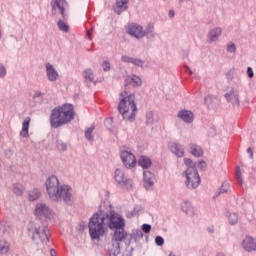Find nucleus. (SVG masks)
<instances>
[{
  "instance_id": "39",
  "label": "nucleus",
  "mask_w": 256,
  "mask_h": 256,
  "mask_svg": "<svg viewBox=\"0 0 256 256\" xmlns=\"http://www.w3.org/2000/svg\"><path fill=\"white\" fill-rule=\"evenodd\" d=\"M146 123L148 125H153V112H147V114H146Z\"/></svg>"
},
{
  "instance_id": "30",
  "label": "nucleus",
  "mask_w": 256,
  "mask_h": 256,
  "mask_svg": "<svg viewBox=\"0 0 256 256\" xmlns=\"http://www.w3.org/2000/svg\"><path fill=\"white\" fill-rule=\"evenodd\" d=\"M12 191L14 195L21 196L23 195V192L25 191V186L23 184L16 183L12 187Z\"/></svg>"
},
{
  "instance_id": "45",
  "label": "nucleus",
  "mask_w": 256,
  "mask_h": 256,
  "mask_svg": "<svg viewBox=\"0 0 256 256\" xmlns=\"http://www.w3.org/2000/svg\"><path fill=\"white\" fill-rule=\"evenodd\" d=\"M142 231H143L144 233H151V225H149V224H143V225H142Z\"/></svg>"
},
{
  "instance_id": "26",
  "label": "nucleus",
  "mask_w": 256,
  "mask_h": 256,
  "mask_svg": "<svg viewBox=\"0 0 256 256\" xmlns=\"http://www.w3.org/2000/svg\"><path fill=\"white\" fill-rule=\"evenodd\" d=\"M11 249V244L6 240H0V255H7Z\"/></svg>"
},
{
  "instance_id": "2",
  "label": "nucleus",
  "mask_w": 256,
  "mask_h": 256,
  "mask_svg": "<svg viewBox=\"0 0 256 256\" xmlns=\"http://www.w3.org/2000/svg\"><path fill=\"white\" fill-rule=\"evenodd\" d=\"M46 193L51 201H64L71 203L73 201V188L68 184H61L57 176H49L45 181Z\"/></svg>"
},
{
  "instance_id": "19",
  "label": "nucleus",
  "mask_w": 256,
  "mask_h": 256,
  "mask_svg": "<svg viewBox=\"0 0 256 256\" xmlns=\"http://www.w3.org/2000/svg\"><path fill=\"white\" fill-rule=\"evenodd\" d=\"M31 124V117H26L22 123V129L20 131V137L27 139L29 137V125Z\"/></svg>"
},
{
  "instance_id": "42",
  "label": "nucleus",
  "mask_w": 256,
  "mask_h": 256,
  "mask_svg": "<svg viewBox=\"0 0 256 256\" xmlns=\"http://www.w3.org/2000/svg\"><path fill=\"white\" fill-rule=\"evenodd\" d=\"M155 243H156V245H158L159 247H163V245L165 244V240L163 239V237L157 236V237L155 238Z\"/></svg>"
},
{
  "instance_id": "6",
  "label": "nucleus",
  "mask_w": 256,
  "mask_h": 256,
  "mask_svg": "<svg viewBox=\"0 0 256 256\" xmlns=\"http://www.w3.org/2000/svg\"><path fill=\"white\" fill-rule=\"evenodd\" d=\"M113 179L118 187L121 189H126V191H131L134 187L133 179L127 177L125 170L117 168L114 171Z\"/></svg>"
},
{
  "instance_id": "11",
  "label": "nucleus",
  "mask_w": 256,
  "mask_h": 256,
  "mask_svg": "<svg viewBox=\"0 0 256 256\" xmlns=\"http://www.w3.org/2000/svg\"><path fill=\"white\" fill-rule=\"evenodd\" d=\"M126 33L135 39H143L145 37V31H143V26L137 23L129 24L126 27Z\"/></svg>"
},
{
  "instance_id": "49",
  "label": "nucleus",
  "mask_w": 256,
  "mask_h": 256,
  "mask_svg": "<svg viewBox=\"0 0 256 256\" xmlns=\"http://www.w3.org/2000/svg\"><path fill=\"white\" fill-rule=\"evenodd\" d=\"M137 213H139V210H137V208H134V210L130 214V217H135V215H137Z\"/></svg>"
},
{
  "instance_id": "5",
  "label": "nucleus",
  "mask_w": 256,
  "mask_h": 256,
  "mask_svg": "<svg viewBox=\"0 0 256 256\" xmlns=\"http://www.w3.org/2000/svg\"><path fill=\"white\" fill-rule=\"evenodd\" d=\"M28 235L37 243V245H39V243H49V228H47V226H41L40 221L29 223Z\"/></svg>"
},
{
  "instance_id": "4",
  "label": "nucleus",
  "mask_w": 256,
  "mask_h": 256,
  "mask_svg": "<svg viewBox=\"0 0 256 256\" xmlns=\"http://www.w3.org/2000/svg\"><path fill=\"white\" fill-rule=\"evenodd\" d=\"M120 102L118 104V111L126 121H134L137 115V104H135V94H129L124 91L120 93Z\"/></svg>"
},
{
  "instance_id": "31",
  "label": "nucleus",
  "mask_w": 256,
  "mask_h": 256,
  "mask_svg": "<svg viewBox=\"0 0 256 256\" xmlns=\"http://www.w3.org/2000/svg\"><path fill=\"white\" fill-rule=\"evenodd\" d=\"M227 219L230 225H237L239 223V215L237 213H229Z\"/></svg>"
},
{
  "instance_id": "53",
  "label": "nucleus",
  "mask_w": 256,
  "mask_h": 256,
  "mask_svg": "<svg viewBox=\"0 0 256 256\" xmlns=\"http://www.w3.org/2000/svg\"><path fill=\"white\" fill-rule=\"evenodd\" d=\"M169 17H171V18L175 17V12L173 10H171L169 12Z\"/></svg>"
},
{
  "instance_id": "8",
  "label": "nucleus",
  "mask_w": 256,
  "mask_h": 256,
  "mask_svg": "<svg viewBox=\"0 0 256 256\" xmlns=\"http://www.w3.org/2000/svg\"><path fill=\"white\" fill-rule=\"evenodd\" d=\"M128 237L127 231L125 228H117L112 237V247L114 248L113 255L116 253H120L121 251V243L125 241Z\"/></svg>"
},
{
  "instance_id": "32",
  "label": "nucleus",
  "mask_w": 256,
  "mask_h": 256,
  "mask_svg": "<svg viewBox=\"0 0 256 256\" xmlns=\"http://www.w3.org/2000/svg\"><path fill=\"white\" fill-rule=\"evenodd\" d=\"M93 131H95V126H90L85 130V137L88 141H93Z\"/></svg>"
},
{
  "instance_id": "17",
  "label": "nucleus",
  "mask_w": 256,
  "mask_h": 256,
  "mask_svg": "<svg viewBox=\"0 0 256 256\" xmlns=\"http://www.w3.org/2000/svg\"><path fill=\"white\" fill-rule=\"evenodd\" d=\"M169 149L176 157H183L185 155V149L177 142H172L169 145Z\"/></svg>"
},
{
  "instance_id": "10",
  "label": "nucleus",
  "mask_w": 256,
  "mask_h": 256,
  "mask_svg": "<svg viewBox=\"0 0 256 256\" xmlns=\"http://www.w3.org/2000/svg\"><path fill=\"white\" fill-rule=\"evenodd\" d=\"M120 158L126 169H135L137 166V158L129 150H120Z\"/></svg>"
},
{
  "instance_id": "24",
  "label": "nucleus",
  "mask_w": 256,
  "mask_h": 256,
  "mask_svg": "<svg viewBox=\"0 0 256 256\" xmlns=\"http://www.w3.org/2000/svg\"><path fill=\"white\" fill-rule=\"evenodd\" d=\"M139 239H143V232L139 229L132 230L129 243H136V241H139Z\"/></svg>"
},
{
  "instance_id": "13",
  "label": "nucleus",
  "mask_w": 256,
  "mask_h": 256,
  "mask_svg": "<svg viewBox=\"0 0 256 256\" xmlns=\"http://www.w3.org/2000/svg\"><path fill=\"white\" fill-rule=\"evenodd\" d=\"M51 7H52V12L57 13V11L60 12L62 17L65 19L66 14L65 11H67V1L65 0H52L51 1Z\"/></svg>"
},
{
  "instance_id": "9",
  "label": "nucleus",
  "mask_w": 256,
  "mask_h": 256,
  "mask_svg": "<svg viewBox=\"0 0 256 256\" xmlns=\"http://www.w3.org/2000/svg\"><path fill=\"white\" fill-rule=\"evenodd\" d=\"M34 215L38 217V219H55V212L47 206L45 203H38L34 209Z\"/></svg>"
},
{
  "instance_id": "1",
  "label": "nucleus",
  "mask_w": 256,
  "mask_h": 256,
  "mask_svg": "<svg viewBox=\"0 0 256 256\" xmlns=\"http://www.w3.org/2000/svg\"><path fill=\"white\" fill-rule=\"evenodd\" d=\"M88 229L92 241H99L101 237H105L109 229H125V218L115 212H110L109 216L105 210H99L90 218Z\"/></svg>"
},
{
  "instance_id": "20",
  "label": "nucleus",
  "mask_w": 256,
  "mask_h": 256,
  "mask_svg": "<svg viewBox=\"0 0 256 256\" xmlns=\"http://www.w3.org/2000/svg\"><path fill=\"white\" fill-rule=\"evenodd\" d=\"M225 97L232 105H239V93L235 90H231L225 94Z\"/></svg>"
},
{
  "instance_id": "50",
  "label": "nucleus",
  "mask_w": 256,
  "mask_h": 256,
  "mask_svg": "<svg viewBox=\"0 0 256 256\" xmlns=\"http://www.w3.org/2000/svg\"><path fill=\"white\" fill-rule=\"evenodd\" d=\"M113 251H115L114 247L109 250V255H107V256H117V255H119V253H116L115 255H113Z\"/></svg>"
},
{
  "instance_id": "23",
  "label": "nucleus",
  "mask_w": 256,
  "mask_h": 256,
  "mask_svg": "<svg viewBox=\"0 0 256 256\" xmlns=\"http://www.w3.org/2000/svg\"><path fill=\"white\" fill-rule=\"evenodd\" d=\"M143 180L145 187H152L155 181V175L151 173V171H144L143 172Z\"/></svg>"
},
{
  "instance_id": "7",
  "label": "nucleus",
  "mask_w": 256,
  "mask_h": 256,
  "mask_svg": "<svg viewBox=\"0 0 256 256\" xmlns=\"http://www.w3.org/2000/svg\"><path fill=\"white\" fill-rule=\"evenodd\" d=\"M184 177L187 189H197L201 185V176H199L197 168H187L184 172Z\"/></svg>"
},
{
  "instance_id": "33",
  "label": "nucleus",
  "mask_w": 256,
  "mask_h": 256,
  "mask_svg": "<svg viewBox=\"0 0 256 256\" xmlns=\"http://www.w3.org/2000/svg\"><path fill=\"white\" fill-rule=\"evenodd\" d=\"M58 28L64 33H67V31H69V25H67V23H65V21L63 20L58 21Z\"/></svg>"
},
{
  "instance_id": "27",
  "label": "nucleus",
  "mask_w": 256,
  "mask_h": 256,
  "mask_svg": "<svg viewBox=\"0 0 256 256\" xmlns=\"http://www.w3.org/2000/svg\"><path fill=\"white\" fill-rule=\"evenodd\" d=\"M83 77L86 83H93V81H95V74H93V70L91 69L84 70Z\"/></svg>"
},
{
  "instance_id": "29",
  "label": "nucleus",
  "mask_w": 256,
  "mask_h": 256,
  "mask_svg": "<svg viewBox=\"0 0 256 256\" xmlns=\"http://www.w3.org/2000/svg\"><path fill=\"white\" fill-rule=\"evenodd\" d=\"M190 153L195 157H201V155H203V149L196 144H190Z\"/></svg>"
},
{
  "instance_id": "46",
  "label": "nucleus",
  "mask_w": 256,
  "mask_h": 256,
  "mask_svg": "<svg viewBox=\"0 0 256 256\" xmlns=\"http://www.w3.org/2000/svg\"><path fill=\"white\" fill-rule=\"evenodd\" d=\"M229 191V184L224 183L221 186L220 193H227Z\"/></svg>"
},
{
  "instance_id": "41",
  "label": "nucleus",
  "mask_w": 256,
  "mask_h": 256,
  "mask_svg": "<svg viewBox=\"0 0 256 256\" xmlns=\"http://www.w3.org/2000/svg\"><path fill=\"white\" fill-rule=\"evenodd\" d=\"M7 75V69L5 65L0 63V78L3 79Z\"/></svg>"
},
{
  "instance_id": "58",
  "label": "nucleus",
  "mask_w": 256,
  "mask_h": 256,
  "mask_svg": "<svg viewBox=\"0 0 256 256\" xmlns=\"http://www.w3.org/2000/svg\"><path fill=\"white\" fill-rule=\"evenodd\" d=\"M208 99H209V96L205 97V102H207Z\"/></svg>"
},
{
  "instance_id": "48",
  "label": "nucleus",
  "mask_w": 256,
  "mask_h": 256,
  "mask_svg": "<svg viewBox=\"0 0 256 256\" xmlns=\"http://www.w3.org/2000/svg\"><path fill=\"white\" fill-rule=\"evenodd\" d=\"M247 75L250 79H253V77H254L253 68H251V67L247 68Z\"/></svg>"
},
{
  "instance_id": "25",
  "label": "nucleus",
  "mask_w": 256,
  "mask_h": 256,
  "mask_svg": "<svg viewBox=\"0 0 256 256\" xmlns=\"http://www.w3.org/2000/svg\"><path fill=\"white\" fill-rule=\"evenodd\" d=\"M181 210L186 213V215H193V206L191 205V202L184 201L181 204Z\"/></svg>"
},
{
  "instance_id": "3",
  "label": "nucleus",
  "mask_w": 256,
  "mask_h": 256,
  "mask_svg": "<svg viewBox=\"0 0 256 256\" xmlns=\"http://www.w3.org/2000/svg\"><path fill=\"white\" fill-rule=\"evenodd\" d=\"M75 119V109L71 104H64L54 108L50 115V125L53 129H59Z\"/></svg>"
},
{
  "instance_id": "36",
  "label": "nucleus",
  "mask_w": 256,
  "mask_h": 256,
  "mask_svg": "<svg viewBox=\"0 0 256 256\" xmlns=\"http://www.w3.org/2000/svg\"><path fill=\"white\" fill-rule=\"evenodd\" d=\"M56 147L58 149V151H66L67 150V144H65V142L58 140Z\"/></svg>"
},
{
  "instance_id": "57",
  "label": "nucleus",
  "mask_w": 256,
  "mask_h": 256,
  "mask_svg": "<svg viewBox=\"0 0 256 256\" xmlns=\"http://www.w3.org/2000/svg\"><path fill=\"white\" fill-rule=\"evenodd\" d=\"M201 167H205V162H200Z\"/></svg>"
},
{
  "instance_id": "51",
  "label": "nucleus",
  "mask_w": 256,
  "mask_h": 256,
  "mask_svg": "<svg viewBox=\"0 0 256 256\" xmlns=\"http://www.w3.org/2000/svg\"><path fill=\"white\" fill-rule=\"evenodd\" d=\"M247 152L249 153L250 155V159H253V150L251 148H248L247 149Z\"/></svg>"
},
{
  "instance_id": "55",
  "label": "nucleus",
  "mask_w": 256,
  "mask_h": 256,
  "mask_svg": "<svg viewBox=\"0 0 256 256\" xmlns=\"http://www.w3.org/2000/svg\"><path fill=\"white\" fill-rule=\"evenodd\" d=\"M208 231H209V233H215V229H213V227L208 228Z\"/></svg>"
},
{
  "instance_id": "34",
  "label": "nucleus",
  "mask_w": 256,
  "mask_h": 256,
  "mask_svg": "<svg viewBox=\"0 0 256 256\" xmlns=\"http://www.w3.org/2000/svg\"><path fill=\"white\" fill-rule=\"evenodd\" d=\"M155 26H153V24H149L147 29H146V35L147 37H155Z\"/></svg>"
},
{
  "instance_id": "12",
  "label": "nucleus",
  "mask_w": 256,
  "mask_h": 256,
  "mask_svg": "<svg viewBox=\"0 0 256 256\" xmlns=\"http://www.w3.org/2000/svg\"><path fill=\"white\" fill-rule=\"evenodd\" d=\"M241 247L246 253H253L256 251V239L253 236L246 235L241 241Z\"/></svg>"
},
{
  "instance_id": "15",
  "label": "nucleus",
  "mask_w": 256,
  "mask_h": 256,
  "mask_svg": "<svg viewBox=\"0 0 256 256\" xmlns=\"http://www.w3.org/2000/svg\"><path fill=\"white\" fill-rule=\"evenodd\" d=\"M45 69H46V77L48 81L51 83H55L57 79H59V72H57V69H55V66L51 63H46L45 64Z\"/></svg>"
},
{
  "instance_id": "54",
  "label": "nucleus",
  "mask_w": 256,
  "mask_h": 256,
  "mask_svg": "<svg viewBox=\"0 0 256 256\" xmlns=\"http://www.w3.org/2000/svg\"><path fill=\"white\" fill-rule=\"evenodd\" d=\"M186 71H188V73H189L190 75H193V71H191V69H190L189 67H186Z\"/></svg>"
},
{
  "instance_id": "21",
  "label": "nucleus",
  "mask_w": 256,
  "mask_h": 256,
  "mask_svg": "<svg viewBox=\"0 0 256 256\" xmlns=\"http://www.w3.org/2000/svg\"><path fill=\"white\" fill-rule=\"evenodd\" d=\"M127 3H129V0H116V4L114 6L115 13L121 15L123 11H126Z\"/></svg>"
},
{
  "instance_id": "56",
  "label": "nucleus",
  "mask_w": 256,
  "mask_h": 256,
  "mask_svg": "<svg viewBox=\"0 0 256 256\" xmlns=\"http://www.w3.org/2000/svg\"><path fill=\"white\" fill-rule=\"evenodd\" d=\"M1 39H3V32L0 29V41H1Z\"/></svg>"
},
{
  "instance_id": "47",
  "label": "nucleus",
  "mask_w": 256,
  "mask_h": 256,
  "mask_svg": "<svg viewBox=\"0 0 256 256\" xmlns=\"http://www.w3.org/2000/svg\"><path fill=\"white\" fill-rule=\"evenodd\" d=\"M39 97H43V92L41 90H36L33 95V99H37Z\"/></svg>"
},
{
  "instance_id": "14",
  "label": "nucleus",
  "mask_w": 256,
  "mask_h": 256,
  "mask_svg": "<svg viewBox=\"0 0 256 256\" xmlns=\"http://www.w3.org/2000/svg\"><path fill=\"white\" fill-rule=\"evenodd\" d=\"M223 35V28L217 26L209 30L207 34V42L208 43H217L219 41V37Z\"/></svg>"
},
{
  "instance_id": "52",
  "label": "nucleus",
  "mask_w": 256,
  "mask_h": 256,
  "mask_svg": "<svg viewBox=\"0 0 256 256\" xmlns=\"http://www.w3.org/2000/svg\"><path fill=\"white\" fill-rule=\"evenodd\" d=\"M50 256H57L55 249H50Z\"/></svg>"
},
{
  "instance_id": "38",
  "label": "nucleus",
  "mask_w": 256,
  "mask_h": 256,
  "mask_svg": "<svg viewBox=\"0 0 256 256\" xmlns=\"http://www.w3.org/2000/svg\"><path fill=\"white\" fill-rule=\"evenodd\" d=\"M132 65H135L136 67H143L144 62H143V60H141L139 58H133Z\"/></svg>"
},
{
  "instance_id": "18",
  "label": "nucleus",
  "mask_w": 256,
  "mask_h": 256,
  "mask_svg": "<svg viewBox=\"0 0 256 256\" xmlns=\"http://www.w3.org/2000/svg\"><path fill=\"white\" fill-rule=\"evenodd\" d=\"M141 78H139V76H127L125 78V86L129 87V85H132V87H141Z\"/></svg>"
},
{
  "instance_id": "37",
  "label": "nucleus",
  "mask_w": 256,
  "mask_h": 256,
  "mask_svg": "<svg viewBox=\"0 0 256 256\" xmlns=\"http://www.w3.org/2000/svg\"><path fill=\"white\" fill-rule=\"evenodd\" d=\"M184 164L186 165L187 169H195V164L192 159L184 158Z\"/></svg>"
},
{
  "instance_id": "28",
  "label": "nucleus",
  "mask_w": 256,
  "mask_h": 256,
  "mask_svg": "<svg viewBox=\"0 0 256 256\" xmlns=\"http://www.w3.org/2000/svg\"><path fill=\"white\" fill-rule=\"evenodd\" d=\"M41 197V190L35 188L28 192V200L29 201H37Z\"/></svg>"
},
{
  "instance_id": "40",
  "label": "nucleus",
  "mask_w": 256,
  "mask_h": 256,
  "mask_svg": "<svg viewBox=\"0 0 256 256\" xmlns=\"http://www.w3.org/2000/svg\"><path fill=\"white\" fill-rule=\"evenodd\" d=\"M236 177H237V182L239 183V185H242L243 178L241 177V168H239V167H237Z\"/></svg>"
},
{
  "instance_id": "44",
  "label": "nucleus",
  "mask_w": 256,
  "mask_h": 256,
  "mask_svg": "<svg viewBox=\"0 0 256 256\" xmlns=\"http://www.w3.org/2000/svg\"><path fill=\"white\" fill-rule=\"evenodd\" d=\"M121 61L123 63H133V57H131V56H122Z\"/></svg>"
},
{
  "instance_id": "16",
  "label": "nucleus",
  "mask_w": 256,
  "mask_h": 256,
  "mask_svg": "<svg viewBox=\"0 0 256 256\" xmlns=\"http://www.w3.org/2000/svg\"><path fill=\"white\" fill-rule=\"evenodd\" d=\"M178 119H181L184 123L190 124L195 120V114L191 110H181L177 115Z\"/></svg>"
},
{
  "instance_id": "43",
  "label": "nucleus",
  "mask_w": 256,
  "mask_h": 256,
  "mask_svg": "<svg viewBox=\"0 0 256 256\" xmlns=\"http://www.w3.org/2000/svg\"><path fill=\"white\" fill-rule=\"evenodd\" d=\"M102 69L103 71H109L111 69V63H109V61H103Z\"/></svg>"
},
{
  "instance_id": "35",
  "label": "nucleus",
  "mask_w": 256,
  "mask_h": 256,
  "mask_svg": "<svg viewBox=\"0 0 256 256\" xmlns=\"http://www.w3.org/2000/svg\"><path fill=\"white\" fill-rule=\"evenodd\" d=\"M226 49L228 53H237V46L233 42H229Z\"/></svg>"
},
{
  "instance_id": "22",
  "label": "nucleus",
  "mask_w": 256,
  "mask_h": 256,
  "mask_svg": "<svg viewBox=\"0 0 256 256\" xmlns=\"http://www.w3.org/2000/svg\"><path fill=\"white\" fill-rule=\"evenodd\" d=\"M138 165L139 167H142V169H151V165H153V162L148 156L142 155L138 159Z\"/></svg>"
}]
</instances>
